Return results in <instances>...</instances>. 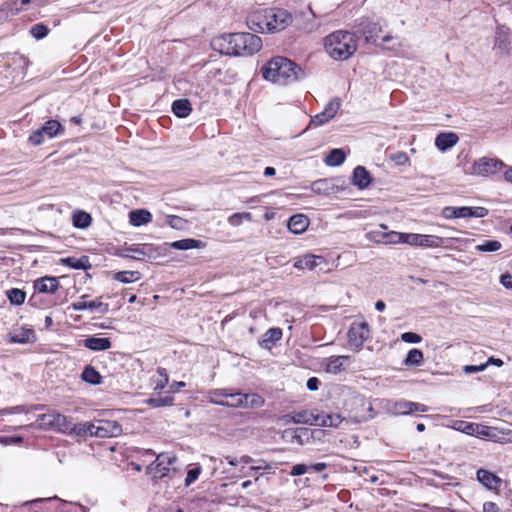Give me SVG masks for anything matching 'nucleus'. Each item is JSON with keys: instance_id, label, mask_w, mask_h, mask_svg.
<instances>
[{"instance_id": "nucleus-53", "label": "nucleus", "mask_w": 512, "mask_h": 512, "mask_svg": "<svg viewBox=\"0 0 512 512\" xmlns=\"http://www.w3.org/2000/svg\"><path fill=\"white\" fill-rule=\"evenodd\" d=\"M405 234L395 231L386 232V245L405 243Z\"/></svg>"}, {"instance_id": "nucleus-49", "label": "nucleus", "mask_w": 512, "mask_h": 512, "mask_svg": "<svg viewBox=\"0 0 512 512\" xmlns=\"http://www.w3.org/2000/svg\"><path fill=\"white\" fill-rule=\"evenodd\" d=\"M32 337H34L33 330L23 329L20 334L11 335L10 342L23 344V343L29 342Z\"/></svg>"}, {"instance_id": "nucleus-10", "label": "nucleus", "mask_w": 512, "mask_h": 512, "mask_svg": "<svg viewBox=\"0 0 512 512\" xmlns=\"http://www.w3.org/2000/svg\"><path fill=\"white\" fill-rule=\"evenodd\" d=\"M369 337V327L365 321H355L348 331V342L351 347L360 348Z\"/></svg>"}, {"instance_id": "nucleus-51", "label": "nucleus", "mask_w": 512, "mask_h": 512, "mask_svg": "<svg viewBox=\"0 0 512 512\" xmlns=\"http://www.w3.org/2000/svg\"><path fill=\"white\" fill-rule=\"evenodd\" d=\"M422 247H440L442 239L438 236L420 234Z\"/></svg>"}, {"instance_id": "nucleus-46", "label": "nucleus", "mask_w": 512, "mask_h": 512, "mask_svg": "<svg viewBox=\"0 0 512 512\" xmlns=\"http://www.w3.org/2000/svg\"><path fill=\"white\" fill-rule=\"evenodd\" d=\"M174 398L172 396L154 397L147 400V404L153 408H160L173 405Z\"/></svg>"}, {"instance_id": "nucleus-39", "label": "nucleus", "mask_w": 512, "mask_h": 512, "mask_svg": "<svg viewBox=\"0 0 512 512\" xmlns=\"http://www.w3.org/2000/svg\"><path fill=\"white\" fill-rule=\"evenodd\" d=\"M41 129L48 138H53L63 132V127L57 120H49L45 122Z\"/></svg>"}, {"instance_id": "nucleus-22", "label": "nucleus", "mask_w": 512, "mask_h": 512, "mask_svg": "<svg viewBox=\"0 0 512 512\" xmlns=\"http://www.w3.org/2000/svg\"><path fill=\"white\" fill-rule=\"evenodd\" d=\"M352 183L359 189H365L371 183V176L363 166H357L353 171Z\"/></svg>"}, {"instance_id": "nucleus-17", "label": "nucleus", "mask_w": 512, "mask_h": 512, "mask_svg": "<svg viewBox=\"0 0 512 512\" xmlns=\"http://www.w3.org/2000/svg\"><path fill=\"white\" fill-rule=\"evenodd\" d=\"M310 224L309 218L304 214H296L289 218L288 229L293 234H302Z\"/></svg>"}, {"instance_id": "nucleus-52", "label": "nucleus", "mask_w": 512, "mask_h": 512, "mask_svg": "<svg viewBox=\"0 0 512 512\" xmlns=\"http://www.w3.org/2000/svg\"><path fill=\"white\" fill-rule=\"evenodd\" d=\"M49 33V29L43 23H37L33 25L30 29V34L36 39H43Z\"/></svg>"}, {"instance_id": "nucleus-6", "label": "nucleus", "mask_w": 512, "mask_h": 512, "mask_svg": "<svg viewBox=\"0 0 512 512\" xmlns=\"http://www.w3.org/2000/svg\"><path fill=\"white\" fill-rule=\"evenodd\" d=\"M323 434L324 431L321 429L288 428L282 432V439L290 444L304 445L311 443L314 438H319Z\"/></svg>"}, {"instance_id": "nucleus-30", "label": "nucleus", "mask_w": 512, "mask_h": 512, "mask_svg": "<svg viewBox=\"0 0 512 512\" xmlns=\"http://www.w3.org/2000/svg\"><path fill=\"white\" fill-rule=\"evenodd\" d=\"M172 111L179 118H185L192 112V106L188 99H178L172 103Z\"/></svg>"}, {"instance_id": "nucleus-20", "label": "nucleus", "mask_w": 512, "mask_h": 512, "mask_svg": "<svg viewBox=\"0 0 512 512\" xmlns=\"http://www.w3.org/2000/svg\"><path fill=\"white\" fill-rule=\"evenodd\" d=\"M477 479L490 490L498 489L501 484V479L498 476L485 469L477 471Z\"/></svg>"}, {"instance_id": "nucleus-1", "label": "nucleus", "mask_w": 512, "mask_h": 512, "mask_svg": "<svg viewBox=\"0 0 512 512\" xmlns=\"http://www.w3.org/2000/svg\"><path fill=\"white\" fill-rule=\"evenodd\" d=\"M211 46L224 55L250 56L260 51L262 40L252 33H230L214 37Z\"/></svg>"}, {"instance_id": "nucleus-8", "label": "nucleus", "mask_w": 512, "mask_h": 512, "mask_svg": "<svg viewBox=\"0 0 512 512\" xmlns=\"http://www.w3.org/2000/svg\"><path fill=\"white\" fill-rule=\"evenodd\" d=\"M41 424L49 428H55L60 432L72 434L74 423L71 418L57 412H49L39 417Z\"/></svg>"}, {"instance_id": "nucleus-33", "label": "nucleus", "mask_w": 512, "mask_h": 512, "mask_svg": "<svg viewBox=\"0 0 512 512\" xmlns=\"http://www.w3.org/2000/svg\"><path fill=\"white\" fill-rule=\"evenodd\" d=\"M81 378L83 381L92 384V385H98L102 381V376L100 373L91 365H87L82 374Z\"/></svg>"}, {"instance_id": "nucleus-19", "label": "nucleus", "mask_w": 512, "mask_h": 512, "mask_svg": "<svg viewBox=\"0 0 512 512\" xmlns=\"http://www.w3.org/2000/svg\"><path fill=\"white\" fill-rule=\"evenodd\" d=\"M323 263V257L316 256L313 254H307L302 257H299L294 262V267L296 269H308L313 270L316 268L319 264Z\"/></svg>"}, {"instance_id": "nucleus-64", "label": "nucleus", "mask_w": 512, "mask_h": 512, "mask_svg": "<svg viewBox=\"0 0 512 512\" xmlns=\"http://www.w3.org/2000/svg\"><path fill=\"white\" fill-rule=\"evenodd\" d=\"M500 283L507 289H512V275L509 273L502 274Z\"/></svg>"}, {"instance_id": "nucleus-18", "label": "nucleus", "mask_w": 512, "mask_h": 512, "mask_svg": "<svg viewBox=\"0 0 512 512\" xmlns=\"http://www.w3.org/2000/svg\"><path fill=\"white\" fill-rule=\"evenodd\" d=\"M71 308L74 310V311H83V310H93V309H97L99 310L101 313H106L109 309V306L108 304L106 303H103L100 298L98 299H95L93 301H78V302H73L71 304Z\"/></svg>"}, {"instance_id": "nucleus-9", "label": "nucleus", "mask_w": 512, "mask_h": 512, "mask_svg": "<svg viewBox=\"0 0 512 512\" xmlns=\"http://www.w3.org/2000/svg\"><path fill=\"white\" fill-rule=\"evenodd\" d=\"M231 402L227 403L231 408L256 409L264 405V398L257 393H236L230 396Z\"/></svg>"}, {"instance_id": "nucleus-37", "label": "nucleus", "mask_w": 512, "mask_h": 512, "mask_svg": "<svg viewBox=\"0 0 512 512\" xmlns=\"http://www.w3.org/2000/svg\"><path fill=\"white\" fill-rule=\"evenodd\" d=\"M156 373H157V378L152 380L153 384H154L153 389L155 391L163 390L169 382L168 372L165 368L158 367L156 370Z\"/></svg>"}, {"instance_id": "nucleus-55", "label": "nucleus", "mask_w": 512, "mask_h": 512, "mask_svg": "<svg viewBox=\"0 0 512 512\" xmlns=\"http://www.w3.org/2000/svg\"><path fill=\"white\" fill-rule=\"evenodd\" d=\"M391 162H393L396 166H402L409 162V157L405 152H397L390 156Z\"/></svg>"}, {"instance_id": "nucleus-29", "label": "nucleus", "mask_w": 512, "mask_h": 512, "mask_svg": "<svg viewBox=\"0 0 512 512\" xmlns=\"http://www.w3.org/2000/svg\"><path fill=\"white\" fill-rule=\"evenodd\" d=\"M311 190L316 194L328 195L334 192V183L331 179H318L312 182Z\"/></svg>"}, {"instance_id": "nucleus-56", "label": "nucleus", "mask_w": 512, "mask_h": 512, "mask_svg": "<svg viewBox=\"0 0 512 512\" xmlns=\"http://www.w3.org/2000/svg\"><path fill=\"white\" fill-rule=\"evenodd\" d=\"M44 132L42 129L35 130L29 136V142L35 146H38L44 141Z\"/></svg>"}, {"instance_id": "nucleus-48", "label": "nucleus", "mask_w": 512, "mask_h": 512, "mask_svg": "<svg viewBox=\"0 0 512 512\" xmlns=\"http://www.w3.org/2000/svg\"><path fill=\"white\" fill-rule=\"evenodd\" d=\"M454 429L463 432L467 435H474L475 429H478L477 423H470L466 421H456L454 424Z\"/></svg>"}, {"instance_id": "nucleus-16", "label": "nucleus", "mask_w": 512, "mask_h": 512, "mask_svg": "<svg viewBox=\"0 0 512 512\" xmlns=\"http://www.w3.org/2000/svg\"><path fill=\"white\" fill-rule=\"evenodd\" d=\"M121 432V426L116 422L100 421V425H95L94 434L99 438H107L118 435Z\"/></svg>"}, {"instance_id": "nucleus-14", "label": "nucleus", "mask_w": 512, "mask_h": 512, "mask_svg": "<svg viewBox=\"0 0 512 512\" xmlns=\"http://www.w3.org/2000/svg\"><path fill=\"white\" fill-rule=\"evenodd\" d=\"M236 393H240L239 390H232L227 388H218V389H212L208 391L207 393V400L208 402L224 407L231 408L230 405L224 404V403H230L231 398L230 396L235 395Z\"/></svg>"}, {"instance_id": "nucleus-7", "label": "nucleus", "mask_w": 512, "mask_h": 512, "mask_svg": "<svg viewBox=\"0 0 512 512\" xmlns=\"http://www.w3.org/2000/svg\"><path fill=\"white\" fill-rule=\"evenodd\" d=\"M177 457L171 453H161L157 455L153 464L148 467L149 473L154 478H163L168 476L171 470H175L173 465L176 463Z\"/></svg>"}, {"instance_id": "nucleus-62", "label": "nucleus", "mask_w": 512, "mask_h": 512, "mask_svg": "<svg viewBox=\"0 0 512 512\" xmlns=\"http://www.w3.org/2000/svg\"><path fill=\"white\" fill-rule=\"evenodd\" d=\"M25 411H26L25 407L22 405H19V406L4 408V409L0 410V414L6 415V414H13V413H23Z\"/></svg>"}, {"instance_id": "nucleus-38", "label": "nucleus", "mask_w": 512, "mask_h": 512, "mask_svg": "<svg viewBox=\"0 0 512 512\" xmlns=\"http://www.w3.org/2000/svg\"><path fill=\"white\" fill-rule=\"evenodd\" d=\"M203 243L195 239H182L171 243V247L177 250H189L193 248H200Z\"/></svg>"}, {"instance_id": "nucleus-41", "label": "nucleus", "mask_w": 512, "mask_h": 512, "mask_svg": "<svg viewBox=\"0 0 512 512\" xmlns=\"http://www.w3.org/2000/svg\"><path fill=\"white\" fill-rule=\"evenodd\" d=\"M139 271H120L114 275V279L121 283H132L140 279Z\"/></svg>"}, {"instance_id": "nucleus-63", "label": "nucleus", "mask_w": 512, "mask_h": 512, "mask_svg": "<svg viewBox=\"0 0 512 512\" xmlns=\"http://www.w3.org/2000/svg\"><path fill=\"white\" fill-rule=\"evenodd\" d=\"M167 223L172 227V228H180L182 223H183V219L179 216H175V215H170L168 216L167 218Z\"/></svg>"}, {"instance_id": "nucleus-27", "label": "nucleus", "mask_w": 512, "mask_h": 512, "mask_svg": "<svg viewBox=\"0 0 512 512\" xmlns=\"http://www.w3.org/2000/svg\"><path fill=\"white\" fill-rule=\"evenodd\" d=\"M350 363L349 356H332L326 363V371L328 373H338L344 369Z\"/></svg>"}, {"instance_id": "nucleus-35", "label": "nucleus", "mask_w": 512, "mask_h": 512, "mask_svg": "<svg viewBox=\"0 0 512 512\" xmlns=\"http://www.w3.org/2000/svg\"><path fill=\"white\" fill-rule=\"evenodd\" d=\"M346 159V154L342 149H332L325 158L328 166L335 167L341 165Z\"/></svg>"}, {"instance_id": "nucleus-47", "label": "nucleus", "mask_w": 512, "mask_h": 512, "mask_svg": "<svg viewBox=\"0 0 512 512\" xmlns=\"http://www.w3.org/2000/svg\"><path fill=\"white\" fill-rule=\"evenodd\" d=\"M482 439H493L496 437V430L492 427L478 424V429H475L474 435Z\"/></svg>"}, {"instance_id": "nucleus-50", "label": "nucleus", "mask_w": 512, "mask_h": 512, "mask_svg": "<svg viewBox=\"0 0 512 512\" xmlns=\"http://www.w3.org/2000/svg\"><path fill=\"white\" fill-rule=\"evenodd\" d=\"M392 413L395 415H406L412 413V402L399 401L394 404Z\"/></svg>"}, {"instance_id": "nucleus-26", "label": "nucleus", "mask_w": 512, "mask_h": 512, "mask_svg": "<svg viewBox=\"0 0 512 512\" xmlns=\"http://www.w3.org/2000/svg\"><path fill=\"white\" fill-rule=\"evenodd\" d=\"M40 293H55L59 288V281L56 277H42L35 284Z\"/></svg>"}, {"instance_id": "nucleus-59", "label": "nucleus", "mask_w": 512, "mask_h": 512, "mask_svg": "<svg viewBox=\"0 0 512 512\" xmlns=\"http://www.w3.org/2000/svg\"><path fill=\"white\" fill-rule=\"evenodd\" d=\"M309 471V466L305 464H296L292 467L290 474L292 476H300Z\"/></svg>"}, {"instance_id": "nucleus-3", "label": "nucleus", "mask_w": 512, "mask_h": 512, "mask_svg": "<svg viewBox=\"0 0 512 512\" xmlns=\"http://www.w3.org/2000/svg\"><path fill=\"white\" fill-rule=\"evenodd\" d=\"M303 76L300 66L282 56L272 58L263 68V77L279 85L291 84Z\"/></svg>"}, {"instance_id": "nucleus-13", "label": "nucleus", "mask_w": 512, "mask_h": 512, "mask_svg": "<svg viewBox=\"0 0 512 512\" xmlns=\"http://www.w3.org/2000/svg\"><path fill=\"white\" fill-rule=\"evenodd\" d=\"M503 166V162L498 159L482 157L475 161L473 172L477 175L489 176L500 171Z\"/></svg>"}, {"instance_id": "nucleus-24", "label": "nucleus", "mask_w": 512, "mask_h": 512, "mask_svg": "<svg viewBox=\"0 0 512 512\" xmlns=\"http://www.w3.org/2000/svg\"><path fill=\"white\" fill-rule=\"evenodd\" d=\"M458 136L453 132L440 133L435 139V145L440 151H446L455 146L458 142Z\"/></svg>"}, {"instance_id": "nucleus-60", "label": "nucleus", "mask_w": 512, "mask_h": 512, "mask_svg": "<svg viewBox=\"0 0 512 512\" xmlns=\"http://www.w3.org/2000/svg\"><path fill=\"white\" fill-rule=\"evenodd\" d=\"M442 216L446 219L458 218L457 207L447 206L443 208Z\"/></svg>"}, {"instance_id": "nucleus-2", "label": "nucleus", "mask_w": 512, "mask_h": 512, "mask_svg": "<svg viewBox=\"0 0 512 512\" xmlns=\"http://www.w3.org/2000/svg\"><path fill=\"white\" fill-rule=\"evenodd\" d=\"M247 23L255 32H280L292 23V15L282 8H266L251 15Z\"/></svg>"}, {"instance_id": "nucleus-23", "label": "nucleus", "mask_w": 512, "mask_h": 512, "mask_svg": "<svg viewBox=\"0 0 512 512\" xmlns=\"http://www.w3.org/2000/svg\"><path fill=\"white\" fill-rule=\"evenodd\" d=\"M282 330L278 327L268 329L262 336L259 345L264 349H271L282 338Z\"/></svg>"}, {"instance_id": "nucleus-25", "label": "nucleus", "mask_w": 512, "mask_h": 512, "mask_svg": "<svg viewBox=\"0 0 512 512\" xmlns=\"http://www.w3.org/2000/svg\"><path fill=\"white\" fill-rule=\"evenodd\" d=\"M152 221V214L146 209H136L129 213V222L132 226L139 227Z\"/></svg>"}, {"instance_id": "nucleus-34", "label": "nucleus", "mask_w": 512, "mask_h": 512, "mask_svg": "<svg viewBox=\"0 0 512 512\" xmlns=\"http://www.w3.org/2000/svg\"><path fill=\"white\" fill-rule=\"evenodd\" d=\"M423 362V352L416 348L409 350L406 358L404 359V364L408 367H419L423 364Z\"/></svg>"}, {"instance_id": "nucleus-40", "label": "nucleus", "mask_w": 512, "mask_h": 512, "mask_svg": "<svg viewBox=\"0 0 512 512\" xmlns=\"http://www.w3.org/2000/svg\"><path fill=\"white\" fill-rule=\"evenodd\" d=\"M355 403L363 408H366L367 411L364 412V413H358L356 412L354 414V418L357 420V421H366L370 418L373 417V414H372V406L369 402H367L364 398H357L355 400Z\"/></svg>"}, {"instance_id": "nucleus-36", "label": "nucleus", "mask_w": 512, "mask_h": 512, "mask_svg": "<svg viewBox=\"0 0 512 512\" xmlns=\"http://www.w3.org/2000/svg\"><path fill=\"white\" fill-rule=\"evenodd\" d=\"M62 264L73 269H87L90 267L89 258L82 256L81 258L67 257L61 259Z\"/></svg>"}, {"instance_id": "nucleus-4", "label": "nucleus", "mask_w": 512, "mask_h": 512, "mask_svg": "<svg viewBox=\"0 0 512 512\" xmlns=\"http://www.w3.org/2000/svg\"><path fill=\"white\" fill-rule=\"evenodd\" d=\"M325 50L335 60H346L357 50V38L353 33L338 30L324 39Z\"/></svg>"}, {"instance_id": "nucleus-28", "label": "nucleus", "mask_w": 512, "mask_h": 512, "mask_svg": "<svg viewBox=\"0 0 512 512\" xmlns=\"http://www.w3.org/2000/svg\"><path fill=\"white\" fill-rule=\"evenodd\" d=\"M458 218H483L488 215V209L484 207H457Z\"/></svg>"}, {"instance_id": "nucleus-15", "label": "nucleus", "mask_w": 512, "mask_h": 512, "mask_svg": "<svg viewBox=\"0 0 512 512\" xmlns=\"http://www.w3.org/2000/svg\"><path fill=\"white\" fill-rule=\"evenodd\" d=\"M283 421L286 424L293 422L295 424H307L316 426L317 414H315L313 411L301 410L285 415L283 417Z\"/></svg>"}, {"instance_id": "nucleus-44", "label": "nucleus", "mask_w": 512, "mask_h": 512, "mask_svg": "<svg viewBox=\"0 0 512 512\" xmlns=\"http://www.w3.org/2000/svg\"><path fill=\"white\" fill-rule=\"evenodd\" d=\"M7 297L11 304L13 305H21L24 303L26 298V293L18 288H12L6 292Z\"/></svg>"}, {"instance_id": "nucleus-12", "label": "nucleus", "mask_w": 512, "mask_h": 512, "mask_svg": "<svg viewBox=\"0 0 512 512\" xmlns=\"http://www.w3.org/2000/svg\"><path fill=\"white\" fill-rule=\"evenodd\" d=\"M359 27L360 32L368 43L379 45V40L384 41V37H381L382 27L379 23L374 22L369 18H365L361 19Z\"/></svg>"}, {"instance_id": "nucleus-54", "label": "nucleus", "mask_w": 512, "mask_h": 512, "mask_svg": "<svg viewBox=\"0 0 512 512\" xmlns=\"http://www.w3.org/2000/svg\"><path fill=\"white\" fill-rule=\"evenodd\" d=\"M200 473H201L200 466H195V467L189 469L187 472L186 478H185V485L190 486L192 483H194L198 479Z\"/></svg>"}, {"instance_id": "nucleus-57", "label": "nucleus", "mask_w": 512, "mask_h": 512, "mask_svg": "<svg viewBox=\"0 0 512 512\" xmlns=\"http://www.w3.org/2000/svg\"><path fill=\"white\" fill-rule=\"evenodd\" d=\"M401 340L406 343H419L422 338L419 334L413 332H405L401 335Z\"/></svg>"}, {"instance_id": "nucleus-5", "label": "nucleus", "mask_w": 512, "mask_h": 512, "mask_svg": "<svg viewBox=\"0 0 512 512\" xmlns=\"http://www.w3.org/2000/svg\"><path fill=\"white\" fill-rule=\"evenodd\" d=\"M116 255L122 258L145 261L158 258L161 255V251L154 244L144 243L124 246L117 251Z\"/></svg>"}, {"instance_id": "nucleus-42", "label": "nucleus", "mask_w": 512, "mask_h": 512, "mask_svg": "<svg viewBox=\"0 0 512 512\" xmlns=\"http://www.w3.org/2000/svg\"><path fill=\"white\" fill-rule=\"evenodd\" d=\"M95 425L89 422L86 423H74V428L72 429V434H75L77 436H86L91 435L95 436L94 434Z\"/></svg>"}, {"instance_id": "nucleus-32", "label": "nucleus", "mask_w": 512, "mask_h": 512, "mask_svg": "<svg viewBox=\"0 0 512 512\" xmlns=\"http://www.w3.org/2000/svg\"><path fill=\"white\" fill-rule=\"evenodd\" d=\"M72 221L76 228L85 229L91 225L92 217L85 211L77 210L73 213Z\"/></svg>"}, {"instance_id": "nucleus-21", "label": "nucleus", "mask_w": 512, "mask_h": 512, "mask_svg": "<svg viewBox=\"0 0 512 512\" xmlns=\"http://www.w3.org/2000/svg\"><path fill=\"white\" fill-rule=\"evenodd\" d=\"M83 345L92 351H105L111 347L112 343L109 338L90 336L84 339Z\"/></svg>"}, {"instance_id": "nucleus-45", "label": "nucleus", "mask_w": 512, "mask_h": 512, "mask_svg": "<svg viewBox=\"0 0 512 512\" xmlns=\"http://www.w3.org/2000/svg\"><path fill=\"white\" fill-rule=\"evenodd\" d=\"M502 244L498 240H486L476 245L475 249L479 252H496L500 250Z\"/></svg>"}, {"instance_id": "nucleus-58", "label": "nucleus", "mask_w": 512, "mask_h": 512, "mask_svg": "<svg viewBox=\"0 0 512 512\" xmlns=\"http://www.w3.org/2000/svg\"><path fill=\"white\" fill-rule=\"evenodd\" d=\"M420 234L415 233H406L405 234V243L411 246H421Z\"/></svg>"}, {"instance_id": "nucleus-43", "label": "nucleus", "mask_w": 512, "mask_h": 512, "mask_svg": "<svg viewBox=\"0 0 512 512\" xmlns=\"http://www.w3.org/2000/svg\"><path fill=\"white\" fill-rule=\"evenodd\" d=\"M253 216L250 212H240L230 215L227 219L228 223L233 227L240 226L243 221H252Z\"/></svg>"}, {"instance_id": "nucleus-61", "label": "nucleus", "mask_w": 512, "mask_h": 512, "mask_svg": "<svg viewBox=\"0 0 512 512\" xmlns=\"http://www.w3.org/2000/svg\"><path fill=\"white\" fill-rule=\"evenodd\" d=\"M488 366V363H484V364H481V365H466L464 366V372L467 373V374H470V373H475V372H481L483 370L486 369V367Z\"/></svg>"}, {"instance_id": "nucleus-11", "label": "nucleus", "mask_w": 512, "mask_h": 512, "mask_svg": "<svg viewBox=\"0 0 512 512\" xmlns=\"http://www.w3.org/2000/svg\"><path fill=\"white\" fill-rule=\"evenodd\" d=\"M341 107V102L338 98H334L330 100L324 110L315 116H313L310 120L308 127H319L326 123H328L331 119L335 117Z\"/></svg>"}, {"instance_id": "nucleus-31", "label": "nucleus", "mask_w": 512, "mask_h": 512, "mask_svg": "<svg viewBox=\"0 0 512 512\" xmlns=\"http://www.w3.org/2000/svg\"><path fill=\"white\" fill-rule=\"evenodd\" d=\"M342 422L339 414H317V424L320 427H338Z\"/></svg>"}]
</instances>
